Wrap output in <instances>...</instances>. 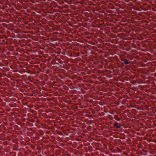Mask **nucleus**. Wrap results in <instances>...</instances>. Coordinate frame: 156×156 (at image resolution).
<instances>
[{
    "mask_svg": "<svg viewBox=\"0 0 156 156\" xmlns=\"http://www.w3.org/2000/svg\"><path fill=\"white\" fill-rule=\"evenodd\" d=\"M124 62L126 64H129V62L128 60H126Z\"/></svg>",
    "mask_w": 156,
    "mask_h": 156,
    "instance_id": "obj_2",
    "label": "nucleus"
},
{
    "mask_svg": "<svg viewBox=\"0 0 156 156\" xmlns=\"http://www.w3.org/2000/svg\"><path fill=\"white\" fill-rule=\"evenodd\" d=\"M114 126L116 127L117 128H119L120 126V125L119 123H116L114 124Z\"/></svg>",
    "mask_w": 156,
    "mask_h": 156,
    "instance_id": "obj_1",
    "label": "nucleus"
}]
</instances>
